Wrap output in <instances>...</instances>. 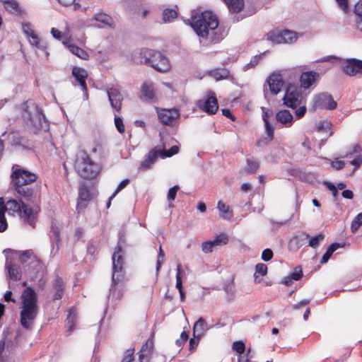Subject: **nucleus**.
<instances>
[{
  "label": "nucleus",
  "mask_w": 362,
  "mask_h": 362,
  "mask_svg": "<svg viewBox=\"0 0 362 362\" xmlns=\"http://www.w3.org/2000/svg\"><path fill=\"white\" fill-rule=\"evenodd\" d=\"M11 177V184L18 197L39 209L41 194L38 187L32 185L37 179L36 175L27 170L17 168L12 172Z\"/></svg>",
  "instance_id": "f257e3e1"
},
{
  "label": "nucleus",
  "mask_w": 362,
  "mask_h": 362,
  "mask_svg": "<svg viewBox=\"0 0 362 362\" xmlns=\"http://www.w3.org/2000/svg\"><path fill=\"white\" fill-rule=\"evenodd\" d=\"M190 25L200 38L207 40L211 43H216L221 39L216 33L218 26V18L210 11L192 16Z\"/></svg>",
  "instance_id": "f03ea898"
},
{
  "label": "nucleus",
  "mask_w": 362,
  "mask_h": 362,
  "mask_svg": "<svg viewBox=\"0 0 362 362\" xmlns=\"http://www.w3.org/2000/svg\"><path fill=\"white\" fill-rule=\"evenodd\" d=\"M74 168L80 177L86 180L95 178L102 169L100 165L93 161L85 150H79L76 153Z\"/></svg>",
  "instance_id": "7ed1b4c3"
},
{
  "label": "nucleus",
  "mask_w": 362,
  "mask_h": 362,
  "mask_svg": "<svg viewBox=\"0 0 362 362\" xmlns=\"http://www.w3.org/2000/svg\"><path fill=\"white\" fill-rule=\"evenodd\" d=\"M21 311L20 322L25 329H30L37 315L39 307L37 305V296H21Z\"/></svg>",
  "instance_id": "20e7f679"
},
{
  "label": "nucleus",
  "mask_w": 362,
  "mask_h": 362,
  "mask_svg": "<svg viewBox=\"0 0 362 362\" xmlns=\"http://www.w3.org/2000/svg\"><path fill=\"white\" fill-rule=\"evenodd\" d=\"M141 63L153 67L160 72H166L170 68L168 59L161 52L144 49L140 52Z\"/></svg>",
  "instance_id": "39448f33"
},
{
  "label": "nucleus",
  "mask_w": 362,
  "mask_h": 362,
  "mask_svg": "<svg viewBox=\"0 0 362 362\" xmlns=\"http://www.w3.org/2000/svg\"><path fill=\"white\" fill-rule=\"evenodd\" d=\"M6 211H13L17 212L24 218L25 223L30 225L33 228L35 227V220L37 213H35L33 207H30L21 199L19 201L16 199H10L5 204Z\"/></svg>",
  "instance_id": "423d86ee"
},
{
  "label": "nucleus",
  "mask_w": 362,
  "mask_h": 362,
  "mask_svg": "<svg viewBox=\"0 0 362 362\" xmlns=\"http://www.w3.org/2000/svg\"><path fill=\"white\" fill-rule=\"evenodd\" d=\"M124 241L122 236H120L112 255V285L110 291H112V287L123 281L124 277V271L123 269L124 258L121 254L122 252V244Z\"/></svg>",
  "instance_id": "0eeeda50"
},
{
  "label": "nucleus",
  "mask_w": 362,
  "mask_h": 362,
  "mask_svg": "<svg viewBox=\"0 0 362 362\" xmlns=\"http://www.w3.org/2000/svg\"><path fill=\"white\" fill-rule=\"evenodd\" d=\"M313 105L315 108L332 110L337 108V103L331 94L324 92L314 97Z\"/></svg>",
  "instance_id": "6e6552de"
},
{
  "label": "nucleus",
  "mask_w": 362,
  "mask_h": 362,
  "mask_svg": "<svg viewBox=\"0 0 362 362\" xmlns=\"http://www.w3.org/2000/svg\"><path fill=\"white\" fill-rule=\"evenodd\" d=\"M283 100L286 106L295 109L301 103V94L296 86L289 85L286 90Z\"/></svg>",
  "instance_id": "1a4fd4ad"
},
{
  "label": "nucleus",
  "mask_w": 362,
  "mask_h": 362,
  "mask_svg": "<svg viewBox=\"0 0 362 362\" xmlns=\"http://www.w3.org/2000/svg\"><path fill=\"white\" fill-rule=\"evenodd\" d=\"M197 107L209 115L215 114L218 108V100L214 92L209 91L206 100H199Z\"/></svg>",
  "instance_id": "9d476101"
},
{
  "label": "nucleus",
  "mask_w": 362,
  "mask_h": 362,
  "mask_svg": "<svg viewBox=\"0 0 362 362\" xmlns=\"http://www.w3.org/2000/svg\"><path fill=\"white\" fill-rule=\"evenodd\" d=\"M342 70L344 74L350 76H355L359 72L362 73V60L355 58L348 59L343 65Z\"/></svg>",
  "instance_id": "9b49d317"
},
{
  "label": "nucleus",
  "mask_w": 362,
  "mask_h": 362,
  "mask_svg": "<svg viewBox=\"0 0 362 362\" xmlns=\"http://www.w3.org/2000/svg\"><path fill=\"white\" fill-rule=\"evenodd\" d=\"M72 75L75 78V81L78 83L81 86L82 90L83 91V95L86 99L88 98V89L86 85V78H88L87 71L81 67L74 66L72 69Z\"/></svg>",
  "instance_id": "f8f14e48"
},
{
  "label": "nucleus",
  "mask_w": 362,
  "mask_h": 362,
  "mask_svg": "<svg viewBox=\"0 0 362 362\" xmlns=\"http://www.w3.org/2000/svg\"><path fill=\"white\" fill-rule=\"evenodd\" d=\"M159 121L167 126H173L175 120L179 117L180 113L176 109L163 110L158 112Z\"/></svg>",
  "instance_id": "ddd939ff"
},
{
  "label": "nucleus",
  "mask_w": 362,
  "mask_h": 362,
  "mask_svg": "<svg viewBox=\"0 0 362 362\" xmlns=\"http://www.w3.org/2000/svg\"><path fill=\"white\" fill-rule=\"evenodd\" d=\"M107 93L112 107L117 112H119L123 100V97L120 91L117 88H110L107 90Z\"/></svg>",
  "instance_id": "4468645a"
},
{
  "label": "nucleus",
  "mask_w": 362,
  "mask_h": 362,
  "mask_svg": "<svg viewBox=\"0 0 362 362\" xmlns=\"http://www.w3.org/2000/svg\"><path fill=\"white\" fill-rule=\"evenodd\" d=\"M45 265L36 256L28 264V272L31 279L37 278L38 275L44 274Z\"/></svg>",
  "instance_id": "2eb2a0df"
},
{
  "label": "nucleus",
  "mask_w": 362,
  "mask_h": 362,
  "mask_svg": "<svg viewBox=\"0 0 362 362\" xmlns=\"http://www.w3.org/2000/svg\"><path fill=\"white\" fill-rule=\"evenodd\" d=\"M6 269L8 271V277L10 279L13 281H18L21 279V269L19 265L13 263L9 257L6 255Z\"/></svg>",
  "instance_id": "dca6fc26"
},
{
  "label": "nucleus",
  "mask_w": 362,
  "mask_h": 362,
  "mask_svg": "<svg viewBox=\"0 0 362 362\" xmlns=\"http://www.w3.org/2000/svg\"><path fill=\"white\" fill-rule=\"evenodd\" d=\"M269 90L273 95H277L283 86V81L281 75L273 74L267 79Z\"/></svg>",
  "instance_id": "f3484780"
},
{
  "label": "nucleus",
  "mask_w": 362,
  "mask_h": 362,
  "mask_svg": "<svg viewBox=\"0 0 362 362\" xmlns=\"http://www.w3.org/2000/svg\"><path fill=\"white\" fill-rule=\"evenodd\" d=\"M30 120L32 125L37 129L43 128L44 124H46L45 117L42 110L37 105L35 107V112L30 115Z\"/></svg>",
  "instance_id": "a211bd4d"
},
{
  "label": "nucleus",
  "mask_w": 362,
  "mask_h": 362,
  "mask_svg": "<svg viewBox=\"0 0 362 362\" xmlns=\"http://www.w3.org/2000/svg\"><path fill=\"white\" fill-rule=\"evenodd\" d=\"M317 72L310 71L302 73L300 77V86L303 88H309L319 77Z\"/></svg>",
  "instance_id": "6ab92c4d"
},
{
  "label": "nucleus",
  "mask_w": 362,
  "mask_h": 362,
  "mask_svg": "<svg viewBox=\"0 0 362 362\" xmlns=\"http://www.w3.org/2000/svg\"><path fill=\"white\" fill-rule=\"evenodd\" d=\"M140 98L143 100H152L155 98L154 84L151 81L144 82L141 87Z\"/></svg>",
  "instance_id": "aec40b11"
},
{
  "label": "nucleus",
  "mask_w": 362,
  "mask_h": 362,
  "mask_svg": "<svg viewBox=\"0 0 362 362\" xmlns=\"http://www.w3.org/2000/svg\"><path fill=\"white\" fill-rule=\"evenodd\" d=\"M310 238V235L302 233L295 235L290 239L288 247L291 250H298L300 247L305 244V241Z\"/></svg>",
  "instance_id": "412c9836"
},
{
  "label": "nucleus",
  "mask_w": 362,
  "mask_h": 362,
  "mask_svg": "<svg viewBox=\"0 0 362 362\" xmlns=\"http://www.w3.org/2000/svg\"><path fill=\"white\" fill-rule=\"evenodd\" d=\"M276 119L278 122L289 127L293 124V117L288 110H281L276 112Z\"/></svg>",
  "instance_id": "4be33fe9"
},
{
  "label": "nucleus",
  "mask_w": 362,
  "mask_h": 362,
  "mask_svg": "<svg viewBox=\"0 0 362 362\" xmlns=\"http://www.w3.org/2000/svg\"><path fill=\"white\" fill-rule=\"evenodd\" d=\"M4 252L11 253L18 255L19 257V260L22 264H25L27 262L29 263L30 261L33 260L35 255L32 250H28L25 251H17L8 249V250H4Z\"/></svg>",
  "instance_id": "5701e85b"
},
{
  "label": "nucleus",
  "mask_w": 362,
  "mask_h": 362,
  "mask_svg": "<svg viewBox=\"0 0 362 362\" xmlns=\"http://www.w3.org/2000/svg\"><path fill=\"white\" fill-rule=\"evenodd\" d=\"M159 151L157 148L151 150L146 156L144 160L141 162L140 168L142 170H147L150 168L151 165L153 164L159 155Z\"/></svg>",
  "instance_id": "b1692460"
},
{
  "label": "nucleus",
  "mask_w": 362,
  "mask_h": 362,
  "mask_svg": "<svg viewBox=\"0 0 362 362\" xmlns=\"http://www.w3.org/2000/svg\"><path fill=\"white\" fill-rule=\"evenodd\" d=\"M93 19L111 28H115V23L112 18L107 13L103 12L95 13Z\"/></svg>",
  "instance_id": "393cba45"
},
{
  "label": "nucleus",
  "mask_w": 362,
  "mask_h": 362,
  "mask_svg": "<svg viewBox=\"0 0 362 362\" xmlns=\"http://www.w3.org/2000/svg\"><path fill=\"white\" fill-rule=\"evenodd\" d=\"M208 329V324L203 317H199L193 326V334L202 337L204 332Z\"/></svg>",
  "instance_id": "a878e982"
},
{
  "label": "nucleus",
  "mask_w": 362,
  "mask_h": 362,
  "mask_svg": "<svg viewBox=\"0 0 362 362\" xmlns=\"http://www.w3.org/2000/svg\"><path fill=\"white\" fill-rule=\"evenodd\" d=\"M76 308L75 306L71 307L68 312L69 314L66 319V325L67 326V331L72 332L74 329L76 320Z\"/></svg>",
  "instance_id": "bb28decb"
},
{
  "label": "nucleus",
  "mask_w": 362,
  "mask_h": 362,
  "mask_svg": "<svg viewBox=\"0 0 362 362\" xmlns=\"http://www.w3.org/2000/svg\"><path fill=\"white\" fill-rule=\"evenodd\" d=\"M4 199L0 197V233L4 232L8 227L7 221L5 216L6 211Z\"/></svg>",
  "instance_id": "cd10ccee"
},
{
  "label": "nucleus",
  "mask_w": 362,
  "mask_h": 362,
  "mask_svg": "<svg viewBox=\"0 0 362 362\" xmlns=\"http://www.w3.org/2000/svg\"><path fill=\"white\" fill-rule=\"evenodd\" d=\"M64 45L69 49V50L76 56L82 59H86L88 57V53L82 48L72 44H69L66 42H63Z\"/></svg>",
  "instance_id": "c85d7f7f"
},
{
  "label": "nucleus",
  "mask_w": 362,
  "mask_h": 362,
  "mask_svg": "<svg viewBox=\"0 0 362 362\" xmlns=\"http://www.w3.org/2000/svg\"><path fill=\"white\" fill-rule=\"evenodd\" d=\"M227 5L229 11L233 13L240 12L243 6V0H223Z\"/></svg>",
  "instance_id": "c756f323"
},
{
  "label": "nucleus",
  "mask_w": 362,
  "mask_h": 362,
  "mask_svg": "<svg viewBox=\"0 0 362 362\" xmlns=\"http://www.w3.org/2000/svg\"><path fill=\"white\" fill-rule=\"evenodd\" d=\"M267 40L273 43L279 44L284 43L283 40V30H272L267 33Z\"/></svg>",
  "instance_id": "7c9ffc66"
},
{
  "label": "nucleus",
  "mask_w": 362,
  "mask_h": 362,
  "mask_svg": "<svg viewBox=\"0 0 362 362\" xmlns=\"http://www.w3.org/2000/svg\"><path fill=\"white\" fill-rule=\"evenodd\" d=\"M246 163L247 165L245 168V170L247 174L255 173L259 168V162L252 157L247 158Z\"/></svg>",
  "instance_id": "2f4dec72"
},
{
  "label": "nucleus",
  "mask_w": 362,
  "mask_h": 362,
  "mask_svg": "<svg viewBox=\"0 0 362 362\" xmlns=\"http://www.w3.org/2000/svg\"><path fill=\"white\" fill-rule=\"evenodd\" d=\"M341 247L340 244L339 243H332L331 244L327 249L326 252H325V254L323 255L321 260H320V263L321 264H325L326 262H328V260L329 259V258L331 257L332 255L338 249Z\"/></svg>",
  "instance_id": "473e14b6"
},
{
  "label": "nucleus",
  "mask_w": 362,
  "mask_h": 362,
  "mask_svg": "<svg viewBox=\"0 0 362 362\" xmlns=\"http://www.w3.org/2000/svg\"><path fill=\"white\" fill-rule=\"evenodd\" d=\"M153 335H151V337L148 338L145 344H144L140 350V354H143L144 356L145 354H151L153 349Z\"/></svg>",
  "instance_id": "72a5a7b5"
},
{
  "label": "nucleus",
  "mask_w": 362,
  "mask_h": 362,
  "mask_svg": "<svg viewBox=\"0 0 362 362\" xmlns=\"http://www.w3.org/2000/svg\"><path fill=\"white\" fill-rule=\"evenodd\" d=\"M211 75L216 80L227 78L229 76V71L227 69H215L211 71Z\"/></svg>",
  "instance_id": "f704fd0d"
},
{
  "label": "nucleus",
  "mask_w": 362,
  "mask_h": 362,
  "mask_svg": "<svg viewBox=\"0 0 362 362\" xmlns=\"http://www.w3.org/2000/svg\"><path fill=\"white\" fill-rule=\"evenodd\" d=\"M215 247L225 245L228 243V235L225 233H220L214 240H211Z\"/></svg>",
  "instance_id": "c9c22d12"
},
{
  "label": "nucleus",
  "mask_w": 362,
  "mask_h": 362,
  "mask_svg": "<svg viewBox=\"0 0 362 362\" xmlns=\"http://www.w3.org/2000/svg\"><path fill=\"white\" fill-rule=\"evenodd\" d=\"M177 17V13L175 10L166 8L163 12V19L164 22H170Z\"/></svg>",
  "instance_id": "e433bc0d"
},
{
  "label": "nucleus",
  "mask_w": 362,
  "mask_h": 362,
  "mask_svg": "<svg viewBox=\"0 0 362 362\" xmlns=\"http://www.w3.org/2000/svg\"><path fill=\"white\" fill-rule=\"evenodd\" d=\"M284 43H292L297 40L296 33L289 30H283Z\"/></svg>",
  "instance_id": "4c0bfd02"
},
{
  "label": "nucleus",
  "mask_w": 362,
  "mask_h": 362,
  "mask_svg": "<svg viewBox=\"0 0 362 362\" xmlns=\"http://www.w3.org/2000/svg\"><path fill=\"white\" fill-rule=\"evenodd\" d=\"M157 150L159 151L158 153L162 158L171 157L179 152V147L177 146H173L168 151L160 148Z\"/></svg>",
  "instance_id": "58836bf2"
},
{
  "label": "nucleus",
  "mask_w": 362,
  "mask_h": 362,
  "mask_svg": "<svg viewBox=\"0 0 362 362\" xmlns=\"http://www.w3.org/2000/svg\"><path fill=\"white\" fill-rule=\"evenodd\" d=\"M182 272V266L178 264L177 266V274H176V288L179 290L180 294H185L183 291L182 281L181 273Z\"/></svg>",
  "instance_id": "ea45409f"
},
{
  "label": "nucleus",
  "mask_w": 362,
  "mask_h": 362,
  "mask_svg": "<svg viewBox=\"0 0 362 362\" xmlns=\"http://www.w3.org/2000/svg\"><path fill=\"white\" fill-rule=\"evenodd\" d=\"M4 5L6 10L11 13H16L19 11V5L15 0H7Z\"/></svg>",
  "instance_id": "a19ab883"
},
{
  "label": "nucleus",
  "mask_w": 362,
  "mask_h": 362,
  "mask_svg": "<svg viewBox=\"0 0 362 362\" xmlns=\"http://www.w3.org/2000/svg\"><path fill=\"white\" fill-rule=\"evenodd\" d=\"M325 239V235L322 233H320L315 237H310L308 239V246L312 248H317L321 242H322Z\"/></svg>",
  "instance_id": "79ce46f5"
},
{
  "label": "nucleus",
  "mask_w": 362,
  "mask_h": 362,
  "mask_svg": "<svg viewBox=\"0 0 362 362\" xmlns=\"http://www.w3.org/2000/svg\"><path fill=\"white\" fill-rule=\"evenodd\" d=\"M53 288L55 290V294L62 293L65 288V284L62 278L57 276L53 281Z\"/></svg>",
  "instance_id": "37998d69"
},
{
  "label": "nucleus",
  "mask_w": 362,
  "mask_h": 362,
  "mask_svg": "<svg viewBox=\"0 0 362 362\" xmlns=\"http://www.w3.org/2000/svg\"><path fill=\"white\" fill-rule=\"evenodd\" d=\"M134 349H128L124 352V358H123L122 362H132L134 359ZM143 358H144V354H139L140 362H143L142 361Z\"/></svg>",
  "instance_id": "c03bdc74"
},
{
  "label": "nucleus",
  "mask_w": 362,
  "mask_h": 362,
  "mask_svg": "<svg viewBox=\"0 0 362 362\" xmlns=\"http://www.w3.org/2000/svg\"><path fill=\"white\" fill-rule=\"evenodd\" d=\"M78 199L81 202H87L90 199V191L86 186H81L79 188Z\"/></svg>",
  "instance_id": "a18cd8bd"
},
{
  "label": "nucleus",
  "mask_w": 362,
  "mask_h": 362,
  "mask_svg": "<svg viewBox=\"0 0 362 362\" xmlns=\"http://www.w3.org/2000/svg\"><path fill=\"white\" fill-rule=\"evenodd\" d=\"M362 226V212L359 213L352 221L351 224V230L352 233H356L358 228Z\"/></svg>",
  "instance_id": "49530a36"
},
{
  "label": "nucleus",
  "mask_w": 362,
  "mask_h": 362,
  "mask_svg": "<svg viewBox=\"0 0 362 362\" xmlns=\"http://www.w3.org/2000/svg\"><path fill=\"white\" fill-rule=\"evenodd\" d=\"M50 239L52 243H59L60 241V235H59V230L58 227L52 225L51 231H50Z\"/></svg>",
  "instance_id": "de8ad7c7"
},
{
  "label": "nucleus",
  "mask_w": 362,
  "mask_h": 362,
  "mask_svg": "<svg viewBox=\"0 0 362 362\" xmlns=\"http://www.w3.org/2000/svg\"><path fill=\"white\" fill-rule=\"evenodd\" d=\"M232 348L235 351L240 355L244 354L245 351V344L243 341H236L233 342Z\"/></svg>",
  "instance_id": "09e8293b"
},
{
  "label": "nucleus",
  "mask_w": 362,
  "mask_h": 362,
  "mask_svg": "<svg viewBox=\"0 0 362 362\" xmlns=\"http://www.w3.org/2000/svg\"><path fill=\"white\" fill-rule=\"evenodd\" d=\"M262 54L256 55L252 57L250 59V62L247 63L245 66L243 67L244 71H247L250 69L254 68L257 64L259 63V60L261 59Z\"/></svg>",
  "instance_id": "8fccbe9b"
},
{
  "label": "nucleus",
  "mask_w": 362,
  "mask_h": 362,
  "mask_svg": "<svg viewBox=\"0 0 362 362\" xmlns=\"http://www.w3.org/2000/svg\"><path fill=\"white\" fill-rule=\"evenodd\" d=\"M264 276L267 273V266L263 263H259L255 267V273L254 274L255 279L257 278V274Z\"/></svg>",
  "instance_id": "3c124183"
},
{
  "label": "nucleus",
  "mask_w": 362,
  "mask_h": 362,
  "mask_svg": "<svg viewBox=\"0 0 362 362\" xmlns=\"http://www.w3.org/2000/svg\"><path fill=\"white\" fill-rule=\"evenodd\" d=\"M201 338L202 337L193 334V337L189 339V349L190 352H193L196 349Z\"/></svg>",
  "instance_id": "603ef678"
},
{
  "label": "nucleus",
  "mask_w": 362,
  "mask_h": 362,
  "mask_svg": "<svg viewBox=\"0 0 362 362\" xmlns=\"http://www.w3.org/2000/svg\"><path fill=\"white\" fill-rule=\"evenodd\" d=\"M216 247L211 240L204 242L202 244V250L203 252L207 254L213 251V249Z\"/></svg>",
  "instance_id": "864d4df0"
},
{
  "label": "nucleus",
  "mask_w": 362,
  "mask_h": 362,
  "mask_svg": "<svg viewBox=\"0 0 362 362\" xmlns=\"http://www.w3.org/2000/svg\"><path fill=\"white\" fill-rule=\"evenodd\" d=\"M332 127V123L328 120H324L320 122L317 126V132H323L329 130Z\"/></svg>",
  "instance_id": "5fc2aeb1"
},
{
  "label": "nucleus",
  "mask_w": 362,
  "mask_h": 362,
  "mask_svg": "<svg viewBox=\"0 0 362 362\" xmlns=\"http://www.w3.org/2000/svg\"><path fill=\"white\" fill-rule=\"evenodd\" d=\"M28 38H30V40H29L30 43L33 46H35V47H37V48H40V49H45V46L40 45V38L38 37V36L35 33H34L33 35L30 36Z\"/></svg>",
  "instance_id": "6e6d98bb"
},
{
  "label": "nucleus",
  "mask_w": 362,
  "mask_h": 362,
  "mask_svg": "<svg viewBox=\"0 0 362 362\" xmlns=\"http://www.w3.org/2000/svg\"><path fill=\"white\" fill-rule=\"evenodd\" d=\"M129 183V179L123 180L117 186L114 193L110 196V199H112L121 190H122Z\"/></svg>",
  "instance_id": "4d7b16f0"
},
{
  "label": "nucleus",
  "mask_w": 362,
  "mask_h": 362,
  "mask_svg": "<svg viewBox=\"0 0 362 362\" xmlns=\"http://www.w3.org/2000/svg\"><path fill=\"white\" fill-rule=\"evenodd\" d=\"M290 275L291 277L295 281L300 279L303 276L302 268L300 267H295L293 271L290 274Z\"/></svg>",
  "instance_id": "13d9d810"
},
{
  "label": "nucleus",
  "mask_w": 362,
  "mask_h": 362,
  "mask_svg": "<svg viewBox=\"0 0 362 362\" xmlns=\"http://www.w3.org/2000/svg\"><path fill=\"white\" fill-rule=\"evenodd\" d=\"M164 257H165V253H164V252H163V250L162 249V247L160 246L159 247V252H158V259H157V262H156V272L157 273L160 269V267H161V265H162Z\"/></svg>",
  "instance_id": "bf43d9fd"
},
{
  "label": "nucleus",
  "mask_w": 362,
  "mask_h": 362,
  "mask_svg": "<svg viewBox=\"0 0 362 362\" xmlns=\"http://www.w3.org/2000/svg\"><path fill=\"white\" fill-rule=\"evenodd\" d=\"M179 189H180V187L178 185H175L168 190L167 197H168V200L169 202H172V201L175 200V199L176 197L177 192L179 190Z\"/></svg>",
  "instance_id": "052dcab7"
},
{
  "label": "nucleus",
  "mask_w": 362,
  "mask_h": 362,
  "mask_svg": "<svg viewBox=\"0 0 362 362\" xmlns=\"http://www.w3.org/2000/svg\"><path fill=\"white\" fill-rule=\"evenodd\" d=\"M273 256V251L269 248H267L262 251L261 257L263 261L268 262L272 259Z\"/></svg>",
  "instance_id": "680f3d73"
},
{
  "label": "nucleus",
  "mask_w": 362,
  "mask_h": 362,
  "mask_svg": "<svg viewBox=\"0 0 362 362\" xmlns=\"http://www.w3.org/2000/svg\"><path fill=\"white\" fill-rule=\"evenodd\" d=\"M22 28L23 33L25 34V35L29 37L32 35H33L35 33L33 30L32 29V25L30 23H24L22 24Z\"/></svg>",
  "instance_id": "e2e57ef3"
},
{
  "label": "nucleus",
  "mask_w": 362,
  "mask_h": 362,
  "mask_svg": "<svg viewBox=\"0 0 362 362\" xmlns=\"http://www.w3.org/2000/svg\"><path fill=\"white\" fill-rule=\"evenodd\" d=\"M115 124L119 133H123L124 132V125L123 124V120L121 117L115 116Z\"/></svg>",
  "instance_id": "0e129e2a"
},
{
  "label": "nucleus",
  "mask_w": 362,
  "mask_h": 362,
  "mask_svg": "<svg viewBox=\"0 0 362 362\" xmlns=\"http://www.w3.org/2000/svg\"><path fill=\"white\" fill-rule=\"evenodd\" d=\"M264 125H265V129H266L267 134L269 140L271 141L274 138V128H273L272 125L269 123V120L265 119Z\"/></svg>",
  "instance_id": "69168bd1"
},
{
  "label": "nucleus",
  "mask_w": 362,
  "mask_h": 362,
  "mask_svg": "<svg viewBox=\"0 0 362 362\" xmlns=\"http://www.w3.org/2000/svg\"><path fill=\"white\" fill-rule=\"evenodd\" d=\"M189 339V334L187 332L185 331H183L181 334H180V339H177L176 341H175V344L176 345L180 347L185 342H186L187 341V339Z\"/></svg>",
  "instance_id": "338daca9"
},
{
  "label": "nucleus",
  "mask_w": 362,
  "mask_h": 362,
  "mask_svg": "<svg viewBox=\"0 0 362 362\" xmlns=\"http://www.w3.org/2000/svg\"><path fill=\"white\" fill-rule=\"evenodd\" d=\"M354 13L362 18V0H360L354 7Z\"/></svg>",
  "instance_id": "774afa93"
}]
</instances>
